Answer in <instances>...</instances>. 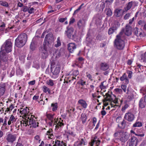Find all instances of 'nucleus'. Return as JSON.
<instances>
[{
	"label": "nucleus",
	"mask_w": 146,
	"mask_h": 146,
	"mask_svg": "<svg viewBox=\"0 0 146 146\" xmlns=\"http://www.w3.org/2000/svg\"><path fill=\"white\" fill-rule=\"evenodd\" d=\"M0 5L6 7H7L9 6L7 2L2 0L0 1Z\"/></svg>",
	"instance_id": "obj_43"
},
{
	"label": "nucleus",
	"mask_w": 146,
	"mask_h": 146,
	"mask_svg": "<svg viewBox=\"0 0 146 146\" xmlns=\"http://www.w3.org/2000/svg\"><path fill=\"white\" fill-rule=\"evenodd\" d=\"M53 131L51 129H49V130L46 132V135H48V138L49 139H52L54 137L53 134Z\"/></svg>",
	"instance_id": "obj_27"
},
{
	"label": "nucleus",
	"mask_w": 146,
	"mask_h": 146,
	"mask_svg": "<svg viewBox=\"0 0 146 146\" xmlns=\"http://www.w3.org/2000/svg\"><path fill=\"white\" fill-rule=\"evenodd\" d=\"M28 8L27 6H23L21 9V11L24 12H26L28 11Z\"/></svg>",
	"instance_id": "obj_58"
},
{
	"label": "nucleus",
	"mask_w": 146,
	"mask_h": 146,
	"mask_svg": "<svg viewBox=\"0 0 146 146\" xmlns=\"http://www.w3.org/2000/svg\"><path fill=\"white\" fill-rule=\"evenodd\" d=\"M60 64H51L50 70L52 73V78L55 79L58 76L60 72Z\"/></svg>",
	"instance_id": "obj_6"
},
{
	"label": "nucleus",
	"mask_w": 146,
	"mask_h": 146,
	"mask_svg": "<svg viewBox=\"0 0 146 146\" xmlns=\"http://www.w3.org/2000/svg\"><path fill=\"white\" fill-rule=\"evenodd\" d=\"M68 48L69 51L72 53L76 48V46L74 43H70L68 45Z\"/></svg>",
	"instance_id": "obj_15"
},
{
	"label": "nucleus",
	"mask_w": 146,
	"mask_h": 146,
	"mask_svg": "<svg viewBox=\"0 0 146 146\" xmlns=\"http://www.w3.org/2000/svg\"><path fill=\"white\" fill-rule=\"evenodd\" d=\"M121 9H116L115 11V15L117 17H119L121 15Z\"/></svg>",
	"instance_id": "obj_47"
},
{
	"label": "nucleus",
	"mask_w": 146,
	"mask_h": 146,
	"mask_svg": "<svg viewBox=\"0 0 146 146\" xmlns=\"http://www.w3.org/2000/svg\"><path fill=\"white\" fill-rule=\"evenodd\" d=\"M5 50L7 52H11L12 50V43L11 40H7L4 43V46Z\"/></svg>",
	"instance_id": "obj_8"
},
{
	"label": "nucleus",
	"mask_w": 146,
	"mask_h": 146,
	"mask_svg": "<svg viewBox=\"0 0 146 146\" xmlns=\"http://www.w3.org/2000/svg\"><path fill=\"white\" fill-rule=\"evenodd\" d=\"M131 27L129 25L126 26L125 34L129 36L131 34Z\"/></svg>",
	"instance_id": "obj_26"
},
{
	"label": "nucleus",
	"mask_w": 146,
	"mask_h": 146,
	"mask_svg": "<svg viewBox=\"0 0 146 146\" xmlns=\"http://www.w3.org/2000/svg\"><path fill=\"white\" fill-rule=\"evenodd\" d=\"M29 122V121L27 120L26 119L21 118V119H19L16 121L15 126L17 130H19L20 129L22 130L25 127L30 125Z\"/></svg>",
	"instance_id": "obj_5"
},
{
	"label": "nucleus",
	"mask_w": 146,
	"mask_h": 146,
	"mask_svg": "<svg viewBox=\"0 0 146 146\" xmlns=\"http://www.w3.org/2000/svg\"><path fill=\"white\" fill-rule=\"evenodd\" d=\"M109 7L107 6L106 8L105 9L106 15L108 16H110L112 15V12L111 10L109 8L107 7Z\"/></svg>",
	"instance_id": "obj_34"
},
{
	"label": "nucleus",
	"mask_w": 146,
	"mask_h": 146,
	"mask_svg": "<svg viewBox=\"0 0 146 146\" xmlns=\"http://www.w3.org/2000/svg\"><path fill=\"white\" fill-rule=\"evenodd\" d=\"M36 47V46L33 41H32L30 45V48L33 51L34 50Z\"/></svg>",
	"instance_id": "obj_49"
},
{
	"label": "nucleus",
	"mask_w": 146,
	"mask_h": 146,
	"mask_svg": "<svg viewBox=\"0 0 146 146\" xmlns=\"http://www.w3.org/2000/svg\"><path fill=\"white\" fill-rule=\"evenodd\" d=\"M129 146H137L138 140L137 138L133 136H131V138L128 140Z\"/></svg>",
	"instance_id": "obj_10"
},
{
	"label": "nucleus",
	"mask_w": 146,
	"mask_h": 146,
	"mask_svg": "<svg viewBox=\"0 0 146 146\" xmlns=\"http://www.w3.org/2000/svg\"><path fill=\"white\" fill-rule=\"evenodd\" d=\"M111 94H112V92L109 91L106 94V96L103 101L104 106H108L109 103H110V102H111L113 100V98H111Z\"/></svg>",
	"instance_id": "obj_7"
},
{
	"label": "nucleus",
	"mask_w": 146,
	"mask_h": 146,
	"mask_svg": "<svg viewBox=\"0 0 146 146\" xmlns=\"http://www.w3.org/2000/svg\"><path fill=\"white\" fill-rule=\"evenodd\" d=\"M78 143L77 146H81L87 145V141L85 137L83 138H79V139Z\"/></svg>",
	"instance_id": "obj_16"
},
{
	"label": "nucleus",
	"mask_w": 146,
	"mask_h": 146,
	"mask_svg": "<svg viewBox=\"0 0 146 146\" xmlns=\"http://www.w3.org/2000/svg\"><path fill=\"white\" fill-rule=\"evenodd\" d=\"M18 111V113H19V115H23L22 118L26 119L27 120L29 121V123L31 128H35L38 126V123L37 119V117L33 115L32 113H30L29 109L27 107L24 108H21Z\"/></svg>",
	"instance_id": "obj_1"
},
{
	"label": "nucleus",
	"mask_w": 146,
	"mask_h": 146,
	"mask_svg": "<svg viewBox=\"0 0 146 146\" xmlns=\"http://www.w3.org/2000/svg\"><path fill=\"white\" fill-rule=\"evenodd\" d=\"M75 109L72 107L70 106L67 110V112L70 114L69 116L73 114L75 115L77 111H75Z\"/></svg>",
	"instance_id": "obj_20"
},
{
	"label": "nucleus",
	"mask_w": 146,
	"mask_h": 146,
	"mask_svg": "<svg viewBox=\"0 0 146 146\" xmlns=\"http://www.w3.org/2000/svg\"><path fill=\"white\" fill-rule=\"evenodd\" d=\"M81 120L82 121V123L84 124L86 121L87 117L86 115L84 113H82L81 116Z\"/></svg>",
	"instance_id": "obj_36"
},
{
	"label": "nucleus",
	"mask_w": 146,
	"mask_h": 146,
	"mask_svg": "<svg viewBox=\"0 0 146 146\" xmlns=\"http://www.w3.org/2000/svg\"><path fill=\"white\" fill-rule=\"evenodd\" d=\"M67 31H65V34L69 38L74 39L75 35L74 33V29L72 28L67 27Z\"/></svg>",
	"instance_id": "obj_9"
},
{
	"label": "nucleus",
	"mask_w": 146,
	"mask_h": 146,
	"mask_svg": "<svg viewBox=\"0 0 146 146\" xmlns=\"http://www.w3.org/2000/svg\"><path fill=\"white\" fill-rule=\"evenodd\" d=\"M38 103L41 105H44L45 104V102L42 99L40 100L39 101H38Z\"/></svg>",
	"instance_id": "obj_64"
},
{
	"label": "nucleus",
	"mask_w": 146,
	"mask_h": 146,
	"mask_svg": "<svg viewBox=\"0 0 146 146\" xmlns=\"http://www.w3.org/2000/svg\"><path fill=\"white\" fill-rule=\"evenodd\" d=\"M146 105V102H145L144 98H141L139 102V107L142 109L145 108Z\"/></svg>",
	"instance_id": "obj_19"
},
{
	"label": "nucleus",
	"mask_w": 146,
	"mask_h": 146,
	"mask_svg": "<svg viewBox=\"0 0 146 146\" xmlns=\"http://www.w3.org/2000/svg\"><path fill=\"white\" fill-rule=\"evenodd\" d=\"M121 89L123 90L124 92L126 93L127 94H129V88H127V86L125 84H123L121 85Z\"/></svg>",
	"instance_id": "obj_29"
},
{
	"label": "nucleus",
	"mask_w": 146,
	"mask_h": 146,
	"mask_svg": "<svg viewBox=\"0 0 146 146\" xmlns=\"http://www.w3.org/2000/svg\"><path fill=\"white\" fill-rule=\"evenodd\" d=\"M127 73L128 74V77L130 78L131 79L132 78V76L133 74V72L131 71L128 70L127 72Z\"/></svg>",
	"instance_id": "obj_59"
},
{
	"label": "nucleus",
	"mask_w": 146,
	"mask_h": 146,
	"mask_svg": "<svg viewBox=\"0 0 146 146\" xmlns=\"http://www.w3.org/2000/svg\"><path fill=\"white\" fill-rule=\"evenodd\" d=\"M79 74V71L77 70H75L73 71L72 72H71L68 75H70L71 76L72 75L76 77L77 75H78Z\"/></svg>",
	"instance_id": "obj_39"
},
{
	"label": "nucleus",
	"mask_w": 146,
	"mask_h": 146,
	"mask_svg": "<svg viewBox=\"0 0 146 146\" xmlns=\"http://www.w3.org/2000/svg\"><path fill=\"white\" fill-rule=\"evenodd\" d=\"M126 124V121L125 120L123 119L122 121V122H121V128L122 129L124 128Z\"/></svg>",
	"instance_id": "obj_55"
},
{
	"label": "nucleus",
	"mask_w": 146,
	"mask_h": 146,
	"mask_svg": "<svg viewBox=\"0 0 146 146\" xmlns=\"http://www.w3.org/2000/svg\"><path fill=\"white\" fill-rule=\"evenodd\" d=\"M114 96L115 97V98L114 99V100H113H113H112V102L113 103V104H118L119 105V103L118 100V99L114 95Z\"/></svg>",
	"instance_id": "obj_61"
},
{
	"label": "nucleus",
	"mask_w": 146,
	"mask_h": 146,
	"mask_svg": "<svg viewBox=\"0 0 146 146\" xmlns=\"http://www.w3.org/2000/svg\"><path fill=\"white\" fill-rule=\"evenodd\" d=\"M93 141H94L93 144H95L96 145L95 146H99L101 142L100 140L98 139L97 137L96 136H95L94 137L93 139H91V142H90V143H92Z\"/></svg>",
	"instance_id": "obj_25"
},
{
	"label": "nucleus",
	"mask_w": 146,
	"mask_h": 146,
	"mask_svg": "<svg viewBox=\"0 0 146 146\" xmlns=\"http://www.w3.org/2000/svg\"><path fill=\"white\" fill-rule=\"evenodd\" d=\"M78 103L84 108L86 109L88 105L86 102L83 99L79 100L78 101Z\"/></svg>",
	"instance_id": "obj_23"
},
{
	"label": "nucleus",
	"mask_w": 146,
	"mask_h": 146,
	"mask_svg": "<svg viewBox=\"0 0 146 146\" xmlns=\"http://www.w3.org/2000/svg\"><path fill=\"white\" fill-rule=\"evenodd\" d=\"M130 16V14L129 13L126 14L124 17V19L125 20H126L128 19Z\"/></svg>",
	"instance_id": "obj_63"
},
{
	"label": "nucleus",
	"mask_w": 146,
	"mask_h": 146,
	"mask_svg": "<svg viewBox=\"0 0 146 146\" xmlns=\"http://www.w3.org/2000/svg\"><path fill=\"white\" fill-rule=\"evenodd\" d=\"M86 76L88 78L89 80H90L91 81H93V78L91 75L88 72H86Z\"/></svg>",
	"instance_id": "obj_51"
},
{
	"label": "nucleus",
	"mask_w": 146,
	"mask_h": 146,
	"mask_svg": "<svg viewBox=\"0 0 146 146\" xmlns=\"http://www.w3.org/2000/svg\"><path fill=\"white\" fill-rule=\"evenodd\" d=\"M114 104L113 102H110V106H111V108H116L117 107L119 106V105L118 104Z\"/></svg>",
	"instance_id": "obj_60"
},
{
	"label": "nucleus",
	"mask_w": 146,
	"mask_h": 146,
	"mask_svg": "<svg viewBox=\"0 0 146 146\" xmlns=\"http://www.w3.org/2000/svg\"><path fill=\"white\" fill-rule=\"evenodd\" d=\"M97 121V119L95 117H94L93 118V121H92V123H93V125L92 126V128H93L95 126V124L96 123Z\"/></svg>",
	"instance_id": "obj_54"
},
{
	"label": "nucleus",
	"mask_w": 146,
	"mask_h": 146,
	"mask_svg": "<svg viewBox=\"0 0 146 146\" xmlns=\"http://www.w3.org/2000/svg\"><path fill=\"white\" fill-rule=\"evenodd\" d=\"M41 55L42 58L43 59H45L47 57L48 53L46 50L44 49L42 50Z\"/></svg>",
	"instance_id": "obj_35"
},
{
	"label": "nucleus",
	"mask_w": 146,
	"mask_h": 146,
	"mask_svg": "<svg viewBox=\"0 0 146 146\" xmlns=\"http://www.w3.org/2000/svg\"><path fill=\"white\" fill-rule=\"evenodd\" d=\"M116 29L114 27L110 28L108 31V33L109 35H111L112 34Z\"/></svg>",
	"instance_id": "obj_48"
},
{
	"label": "nucleus",
	"mask_w": 146,
	"mask_h": 146,
	"mask_svg": "<svg viewBox=\"0 0 146 146\" xmlns=\"http://www.w3.org/2000/svg\"><path fill=\"white\" fill-rule=\"evenodd\" d=\"M23 71L21 69L19 66L16 69V74L17 75L21 76L23 75Z\"/></svg>",
	"instance_id": "obj_31"
},
{
	"label": "nucleus",
	"mask_w": 146,
	"mask_h": 146,
	"mask_svg": "<svg viewBox=\"0 0 146 146\" xmlns=\"http://www.w3.org/2000/svg\"><path fill=\"white\" fill-rule=\"evenodd\" d=\"M64 142L63 141H61L58 140L56 139L55 142L53 146H62V145H64Z\"/></svg>",
	"instance_id": "obj_32"
},
{
	"label": "nucleus",
	"mask_w": 146,
	"mask_h": 146,
	"mask_svg": "<svg viewBox=\"0 0 146 146\" xmlns=\"http://www.w3.org/2000/svg\"><path fill=\"white\" fill-rule=\"evenodd\" d=\"M134 115L131 112H128L125 114L124 118L125 120L131 122L133 121L134 119Z\"/></svg>",
	"instance_id": "obj_12"
},
{
	"label": "nucleus",
	"mask_w": 146,
	"mask_h": 146,
	"mask_svg": "<svg viewBox=\"0 0 146 146\" xmlns=\"http://www.w3.org/2000/svg\"><path fill=\"white\" fill-rule=\"evenodd\" d=\"M43 92L45 93H46L48 92L49 94L51 93V91L49 88H48L46 86H44L42 88Z\"/></svg>",
	"instance_id": "obj_41"
},
{
	"label": "nucleus",
	"mask_w": 146,
	"mask_h": 146,
	"mask_svg": "<svg viewBox=\"0 0 146 146\" xmlns=\"http://www.w3.org/2000/svg\"><path fill=\"white\" fill-rule=\"evenodd\" d=\"M5 89L6 87L5 84H0V97L4 94Z\"/></svg>",
	"instance_id": "obj_24"
},
{
	"label": "nucleus",
	"mask_w": 146,
	"mask_h": 146,
	"mask_svg": "<svg viewBox=\"0 0 146 146\" xmlns=\"http://www.w3.org/2000/svg\"><path fill=\"white\" fill-rule=\"evenodd\" d=\"M120 80L122 81H124L125 84H128L129 83V80L125 73L123 74L122 76L120 78Z\"/></svg>",
	"instance_id": "obj_18"
},
{
	"label": "nucleus",
	"mask_w": 146,
	"mask_h": 146,
	"mask_svg": "<svg viewBox=\"0 0 146 146\" xmlns=\"http://www.w3.org/2000/svg\"><path fill=\"white\" fill-rule=\"evenodd\" d=\"M78 83L80 84L82 86H83L86 84V82L84 81L82 79H81L78 82Z\"/></svg>",
	"instance_id": "obj_56"
},
{
	"label": "nucleus",
	"mask_w": 146,
	"mask_h": 146,
	"mask_svg": "<svg viewBox=\"0 0 146 146\" xmlns=\"http://www.w3.org/2000/svg\"><path fill=\"white\" fill-rule=\"evenodd\" d=\"M133 4L132 2H129L127 5V7L124 8V11H127L130 9L132 6Z\"/></svg>",
	"instance_id": "obj_40"
},
{
	"label": "nucleus",
	"mask_w": 146,
	"mask_h": 146,
	"mask_svg": "<svg viewBox=\"0 0 146 146\" xmlns=\"http://www.w3.org/2000/svg\"><path fill=\"white\" fill-rule=\"evenodd\" d=\"M97 92H95L92 94V99L93 100H96L97 99V96L98 94L97 93L99 92V91L97 90Z\"/></svg>",
	"instance_id": "obj_50"
},
{
	"label": "nucleus",
	"mask_w": 146,
	"mask_h": 146,
	"mask_svg": "<svg viewBox=\"0 0 146 146\" xmlns=\"http://www.w3.org/2000/svg\"><path fill=\"white\" fill-rule=\"evenodd\" d=\"M122 132H123L121 130L116 131L113 134V136L114 137H116L119 136H120Z\"/></svg>",
	"instance_id": "obj_45"
},
{
	"label": "nucleus",
	"mask_w": 146,
	"mask_h": 146,
	"mask_svg": "<svg viewBox=\"0 0 146 146\" xmlns=\"http://www.w3.org/2000/svg\"><path fill=\"white\" fill-rule=\"evenodd\" d=\"M101 70L105 71L108 69L109 66L108 64H101Z\"/></svg>",
	"instance_id": "obj_44"
},
{
	"label": "nucleus",
	"mask_w": 146,
	"mask_h": 146,
	"mask_svg": "<svg viewBox=\"0 0 146 146\" xmlns=\"http://www.w3.org/2000/svg\"><path fill=\"white\" fill-rule=\"evenodd\" d=\"M130 135L126 133L122 132L120 136H119L120 141L125 142L129 138Z\"/></svg>",
	"instance_id": "obj_11"
},
{
	"label": "nucleus",
	"mask_w": 146,
	"mask_h": 146,
	"mask_svg": "<svg viewBox=\"0 0 146 146\" xmlns=\"http://www.w3.org/2000/svg\"><path fill=\"white\" fill-rule=\"evenodd\" d=\"M85 22L84 20L82 19L80 20L77 23V25L79 29H82L85 26Z\"/></svg>",
	"instance_id": "obj_17"
},
{
	"label": "nucleus",
	"mask_w": 146,
	"mask_h": 146,
	"mask_svg": "<svg viewBox=\"0 0 146 146\" xmlns=\"http://www.w3.org/2000/svg\"><path fill=\"white\" fill-rule=\"evenodd\" d=\"M78 78L79 77L78 76L77 78H76L75 77H74L73 76L72 77L70 76L64 79V83H68L69 82H71V81L74 80V79L78 80Z\"/></svg>",
	"instance_id": "obj_22"
},
{
	"label": "nucleus",
	"mask_w": 146,
	"mask_h": 146,
	"mask_svg": "<svg viewBox=\"0 0 146 146\" xmlns=\"http://www.w3.org/2000/svg\"><path fill=\"white\" fill-rule=\"evenodd\" d=\"M137 28H135L134 29V34L137 36H141L142 34L141 32Z\"/></svg>",
	"instance_id": "obj_33"
},
{
	"label": "nucleus",
	"mask_w": 146,
	"mask_h": 146,
	"mask_svg": "<svg viewBox=\"0 0 146 146\" xmlns=\"http://www.w3.org/2000/svg\"><path fill=\"white\" fill-rule=\"evenodd\" d=\"M114 90L117 94H123V91L121 88H116Z\"/></svg>",
	"instance_id": "obj_52"
},
{
	"label": "nucleus",
	"mask_w": 146,
	"mask_h": 146,
	"mask_svg": "<svg viewBox=\"0 0 146 146\" xmlns=\"http://www.w3.org/2000/svg\"><path fill=\"white\" fill-rule=\"evenodd\" d=\"M53 35L51 33H49L46 35L45 37L44 42L46 44L47 43L48 44H50L53 41Z\"/></svg>",
	"instance_id": "obj_13"
},
{
	"label": "nucleus",
	"mask_w": 146,
	"mask_h": 146,
	"mask_svg": "<svg viewBox=\"0 0 146 146\" xmlns=\"http://www.w3.org/2000/svg\"><path fill=\"white\" fill-rule=\"evenodd\" d=\"M56 43L54 44V46L57 48L59 46H60L61 44V43L60 40V37H58L57 39V40L56 41Z\"/></svg>",
	"instance_id": "obj_46"
},
{
	"label": "nucleus",
	"mask_w": 146,
	"mask_h": 146,
	"mask_svg": "<svg viewBox=\"0 0 146 146\" xmlns=\"http://www.w3.org/2000/svg\"><path fill=\"white\" fill-rule=\"evenodd\" d=\"M15 108L14 105L11 104L9 106V107H7L6 109L5 110V113H4V114H6V113H7L9 111H11L13 109Z\"/></svg>",
	"instance_id": "obj_30"
},
{
	"label": "nucleus",
	"mask_w": 146,
	"mask_h": 146,
	"mask_svg": "<svg viewBox=\"0 0 146 146\" xmlns=\"http://www.w3.org/2000/svg\"><path fill=\"white\" fill-rule=\"evenodd\" d=\"M27 40V36L25 33L19 35L15 40V44L18 47H21L26 44Z\"/></svg>",
	"instance_id": "obj_3"
},
{
	"label": "nucleus",
	"mask_w": 146,
	"mask_h": 146,
	"mask_svg": "<svg viewBox=\"0 0 146 146\" xmlns=\"http://www.w3.org/2000/svg\"><path fill=\"white\" fill-rule=\"evenodd\" d=\"M0 57L2 61H6L7 60V57L6 56L5 54L3 53L2 51L0 52Z\"/></svg>",
	"instance_id": "obj_28"
},
{
	"label": "nucleus",
	"mask_w": 146,
	"mask_h": 146,
	"mask_svg": "<svg viewBox=\"0 0 146 146\" xmlns=\"http://www.w3.org/2000/svg\"><path fill=\"white\" fill-rule=\"evenodd\" d=\"M129 107V105L127 104H125L122 107L121 111H122L124 113L125 112L126 110Z\"/></svg>",
	"instance_id": "obj_42"
},
{
	"label": "nucleus",
	"mask_w": 146,
	"mask_h": 146,
	"mask_svg": "<svg viewBox=\"0 0 146 146\" xmlns=\"http://www.w3.org/2000/svg\"><path fill=\"white\" fill-rule=\"evenodd\" d=\"M51 107H52V111H56L57 110L58 108L57 103H52Z\"/></svg>",
	"instance_id": "obj_37"
},
{
	"label": "nucleus",
	"mask_w": 146,
	"mask_h": 146,
	"mask_svg": "<svg viewBox=\"0 0 146 146\" xmlns=\"http://www.w3.org/2000/svg\"><path fill=\"white\" fill-rule=\"evenodd\" d=\"M47 84L48 85L50 86H53L54 85L53 80H52L50 79L47 82Z\"/></svg>",
	"instance_id": "obj_57"
},
{
	"label": "nucleus",
	"mask_w": 146,
	"mask_h": 146,
	"mask_svg": "<svg viewBox=\"0 0 146 146\" xmlns=\"http://www.w3.org/2000/svg\"><path fill=\"white\" fill-rule=\"evenodd\" d=\"M6 139L7 142L12 143L16 139V137L12 134H8L6 137Z\"/></svg>",
	"instance_id": "obj_14"
},
{
	"label": "nucleus",
	"mask_w": 146,
	"mask_h": 146,
	"mask_svg": "<svg viewBox=\"0 0 146 146\" xmlns=\"http://www.w3.org/2000/svg\"><path fill=\"white\" fill-rule=\"evenodd\" d=\"M68 133L70 135L74 137L76 135V133L72 131H69Z\"/></svg>",
	"instance_id": "obj_62"
},
{
	"label": "nucleus",
	"mask_w": 146,
	"mask_h": 146,
	"mask_svg": "<svg viewBox=\"0 0 146 146\" xmlns=\"http://www.w3.org/2000/svg\"><path fill=\"white\" fill-rule=\"evenodd\" d=\"M142 126V123L139 121H137L133 125V127H140Z\"/></svg>",
	"instance_id": "obj_38"
},
{
	"label": "nucleus",
	"mask_w": 146,
	"mask_h": 146,
	"mask_svg": "<svg viewBox=\"0 0 146 146\" xmlns=\"http://www.w3.org/2000/svg\"><path fill=\"white\" fill-rule=\"evenodd\" d=\"M39 98V96L38 94H36L34 96L33 98V100H35V102H38V99Z\"/></svg>",
	"instance_id": "obj_53"
},
{
	"label": "nucleus",
	"mask_w": 146,
	"mask_h": 146,
	"mask_svg": "<svg viewBox=\"0 0 146 146\" xmlns=\"http://www.w3.org/2000/svg\"><path fill=\"white\" fill-rule=\"evenodd\" d=\"M122 33V32H120L119 35L117 36L116 38L114 41L115 46L119 50L123 49L125 46V42L121 38Z\"/></svg>",
	"instance_id": "obj_4"
},
{
	"label": "nucleus",
	"mask_w": 146,
	"mask_h": 146,
	"mask_svg": "<svg viewBox=\"0 0 146 146\" xmlns=\"http://www.w3.org/2000/svg\"><path fill=\"white\" fill-rule=\"evenodd\" d=\"M54 115L51 113H46V116L47 118L51 122L49 123V124L51 125L53 123L54 125H56L55 126V129L58 130V129L61 128L64 125V123H63V121L61 119V118L59 119H58L56 121H54L55 119L54 118Z\"/></svg>",
	"instance_id": "obj_2"
},
{
	"label": "nucleus",
	"mask_w": 146,
	"mask_h": 146,
	"mask_svg": "<svg viewBox=\"0 0 146 146\" xmlns=\"http://www.w3.org/2000/svg\"><path fill=\"white\" fill-rule=\"evenodd\" d=\"M17 118L15 117L13 115H11L9 120L8 122V124L10 125L11 123L13 124L16 121Z\"/></svg>",
	"instance_id": "obj_21"
}]
</instances>
